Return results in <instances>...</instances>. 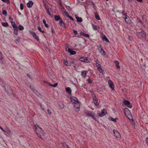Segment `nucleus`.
I'll return each mask as SVG.
<instances>
[{
  "instance_id": "obj_1",
  "label": "nucleus",
  "mask_w": 148,
  "mask_h": 148,
  "mask_svg": "<svg viewBox=\"0 0 148 148\" xmlns=\"http://www.w3.org/2000/svg\"><path fill=\"white\" fill-rule=\"evenodd\" d=\"M71 99L74 106L76 109V111L78 112L79 110L80 102L75 97H73L71 98Z\"/></svg>"
},
{
  "instance_id": "obj_2",
  "label": "nucleus",
  "mask_w": 148,
  "mask_h": 148,
  "mask_svg": "<svg viewBox=\"0 0 148 148\" xmlns=\"http://www.w3.org/2000/svg\"><path fill=\"white\" fill-rule=\"evenodd\" d=\"M35 127V130L37 134L38 137L42 138V137L44 135V132L43 130L38 125L34 126Z\"/></svg>"
},
{
  "instance_id": "obj_3",
  "label": "nucleus",
  "mask_w": 148,
  "mask_h": 148,
  "mask_svg": "<svg viewBox=\"0 0 148 148\" xmlns=\"http://www.w3.org/2000/svg\"><path fill=\"white\" fill-rule=\"evenodd\" d=\"M96 64L97 69L101 73H102L103 74H104L105 73V72L101 68V66L100 64L97 62Z\"/></svg>"
},
{
  "instance_id": "obj_4",
  "label": "nucleus",
  "mask_w": 148,
  "mask_h": 148,
  "mask_svg": "<svg viewBox=\"0 0 148 148\" xmlns=\"http://www.w3.org/2000/svg\"><path fill=\"white\" fill-rule=\"evenodd\" d=\"M86 114L88 116H89L92 117L93 119L96 120V119L95 116V114L90 112L87 111L86 112Z\"/></svg>"
},
{
  "instance_id": "obj_5",
  "label": "nucleus",
  "mask_w": 148,
  "mask_h": 148,
  "mask_svg": "<svg viewBox=\"0 0 148 148\" xmlns=\"http://www.w3.org/2000/svg\"><path fill=\"white\" fill-rule=\"evenodd\" d=\"M137 35L138 37L143 38L145 36L146 33L144 31H142L141 32H137Z\"/></svg>"
},
{
  "instance_id": "obj_6",
  "label": "nucleus",
  "mask_w": 148,
  "mask_h": 148,
  "mask_svg": "<svg viewBox=\"0 0 148 148\" xmlns=\"http://www.w3.org/2000/svg\"><path fill=\"white\" fill-rule=\"evenodd\" d=\"M113 133L114 136L117 138H119L121 137V135L119 132L116 130H113Z\"/></svg>"
},
{
  "instance_id": "obj_7",
  "label": "nucleus",
  "mask_w": 148,
  "mask_h": 148,
  "mask_svg": "<svg viewBox=\"0 0 148 148\" xmlns=\"http://www.w3.org/2000/svg\"><path fill=\"white\" fill-rule=\"evenodd\" d=\"M107 114V112L105 109H103L101 111V112L99 114V116L100 117H101L106 114Z\"/></svg>"
},
{
  "instance_id": "obj_8",
  "label": "nucleus",
  "mask_w": 148,
  "mask_h": 148,
  "mask_svg": "<svg viewBox=\"0 0 148 148\" xmlns=\"http://www.w3.org/2000/svg\"><path fill=\"white\" fill-rule=\"evenodd\" d=\"M79 60L80 61L84 62H89L88 58L86 57H82L79 59Z\"/></svg>"
},
{
  "instance_id": "obj_9",
  "label": "nucleus",
  "mask_w": 148,
  "mask_h": 148,
  "mask_svg": "<svg viewBox=\"0 0 148 148\" xmlns=\"http://www.w3.org/2000/svg\"><path fill=\"white\" fill-rule=\"evenodd\" d=\"M123 103L126 105L128 108H131L132 107V105L130 104V102L127 100H125L123 102Z\"/></svg>"
},
{
  "instance_id": "obj_10",
  "label": "nucleus",
  "mask_w": 148,
  "mask_h": 148,
  "mask_svg": "<svg viewBox=\"0 0 148 148\" xmlns=\"http://www.w3.org/2000/svg\"><path fill=\"white\" fill-rule=\"evenodd\" d=\"M108 83L109 84V86L112 90H113L114 89V87L113 82L110 80H109L108 81Z\"/></svg>"
},
{
  "instance_id": "obj_11",
  "label": "nucleus",
  "mask_w": 148,
  "mask_h": 148,
  "mask_svg": "<svg viewBox=\"0 0 148 148\" xmlns=\"http://www.w3.org/2000/svg\"><path fill=\"white\" fill-rule=\"evenodd\" d=\"M32 36L33 37L36 39L38 41L39 39L38 36L36 35V34L34 32H30Z\"/></svg>"
},
{
  "instance_id": "obj_12",
  "label": "nucleus",
  "mask_w": 148,
  "mask_h": 148,
  "mask_svg": "<svg viewBox=\"0 0 148 148\" xmlns=\"http://www.w3.org/2000/svg\"><path fill=\"white\" fill-rule=\"evenodd\" d=\"M33 4V2L31 1H29L27 3V6L28 8H31Z\"/></svg>"
},
{
  "instance_id": "obj_13",
  "label": "nucleus",
  "mask_w": 148,
  "mask_h": 148,
  "mask_svg": "<svg viewBox=\"0 0 148 148\" xmlns=\"http://www.w3.org/2000/svg\"><path fill=\"white\" fill-rule=\"evenodd\" d=\"M125 21L127 23H130L131 22V21L129 17L127 16L125 18Z\"/></svg>"
},
{
  "instance_id": "obj_14",
  "label": "nucleus",
  "mask_w": 148,
  "mask_h": 148,
  "mask_svg": "<svg viewBox=\"0 0 148 148\" xmlns=\"http://www.w3.org/2000/svg\"><path fill=\"white\" fill-rule=\"evenodd\" d=\"M114 63L116 65V67L119 69H120V67L119 65V62L117 60H115L114 61Z\"/></svg>"
},
{
  "instance_id": "obj_15",
  "label": "nucleus",
  "mask_w": 148,
  "mask_h": 148,
  "mask_svg": "<svg viewBox=\"0 0 148 148\" xmlns=\"http://www.w3.org/2000/svg\"><path fill=\"white\" fill-rule=\"evenodd\" d=\"M68 51L69 53H70L71 55L75 54L76 53V52L75 51H72L70 48L68 49Z\"/></svg>"
},
{
  "instance_id": "obj_16",
  "label": "nucleus",
  "mask_w": 148,
  "mask_h": 148,
  "mask_svg": "<svg viewBox=\"0 0 148 148\" xmlns=\"http://www.w3.org/2000/svg\"><path fill=\"white\" fill-rule=\"evenodd\" d=\"M86 75V72L85 71H83L82 72L81 75L83 77L85 78Z\"/></svg>"
},
{
  "instance_id": "obj_17",
  "label": "nucleus",
  "mask_w": 148,
  "mask_h": 148,
  "mask_svg": "<svg viewBox=\"0 0 148 148\" xmlns=\"http://www.w3.org/2000/svg\"><path fill=\"white\" fill-rule=\"evenodd\" d=\"M54 18L55 20L56 21H60L61 19H62L59 16L55 15L54 16Z\"/></svg>"
},
{
  "instance_id": "obj_18",
  "label": "nucleus",
  "mask_w": 148,
  "mask_h": 148,
  "mask_svg": "<svg viewBox=\"0 0 148 148\" xmlns=\"http://www.w3.org/2000/svg\"><path fill=\"white\" fill-rule=\"evenodd\" d=\"M59 25L62 27H64V23L62 19H61L60 20L59 23Z\"/></svg>"
},
{
  "instance_id": "obj_19",
  "label": "nucleus",
  "mask_w": 148,
  "mask_h": 148,
  "mask_svg": "<svg viewBox=\"0 0 148 148\" xmlns=\"http://www.w3.org/2000/svg\"><path fill=\"white\" fill-rule=\"evenodd\" d=\"M93 101L94 102V104L98 106L99 105V103L97 101V99L95 97L93 99Z\"/></svg>"
},
{
  "instance_id": "obj_20",
  "label": "nucleus",
  "mask_w": 148,
  "mask_h": 148,
  "mask_svg": "<svg viewBox=\"0 0 148 148\" xmlns=\"http://www.w3.org/2000/svg\"><path fill=\"white\" fill-rule=\"evenodd\" d=\"M76 18L77 21L79 22H81L82 21V19L81 18L78 17V16L76 17Z\"/></svg>"
},
{
  "instance_id": "obj_21",
  "label": "nucleus",
  "mask_w": 148,
  "mask_h": 148,
  "mask_svg": "<svg viewBox=\"0 0 148 148\" xmlns=\"http://www.w3.org/2000/svg\"><path fill=\"white\" fill-rule=\"evenodd\" d=\"M102 40L103 41H106L107 42H109V41L106 37L104 36L102 38Z\"/></svg>"
},
{
  "instance_id": "obj_22",
  "label": "nucleus",
  "mask_w": 148,
  "mask_h": 148,
  "mask_svg": "<svg viewBox=\"0 0 148 148\" xmlns=\"http://www.w3.org/2000/svg\"><path fill=\"white\" fill-rule=\"evenodd\" d=\"M66 92L69 93V94H70L71 93V88L69 87H67L66 89Z\"/></svg>"
},
{
  "instance_id": "obj_23",
  "label": "nucleus",
  "mask_w": 148,
  "mask_h": 148,
  "mask_svg": "<svg viewBox=\"0 0 148 148\" xmlns=\"http://www.w3.org/2000/svg\"><path fill=\"white\" fill-rule=\"evenodd\" d=\"M95 18L97 20H100V18L99 17V16L98 15V14L97 13H95Z\"/></svg>"
},
{
  "instance_id": "obj_24",
  "label": "nucleus",
  "mask_w": 148,
  "mask_h": 148,
  "mask_svg": "<svg viewBox=\"0 0 148 148\" xmlns=\"http://www.w3.org/2000/svg\"><path fill=\"white\" fill-rule=\"evenodd\" d=\"M12 25L14 29L15 28L16 29V28H17V26L14 22H12Z\"/></svg>"
},
{
  "instance_id": "obj_25",
  "label": "nucleus",
  "mask_w": 148,
  "mask_h": 148,
  "mask_svg": "<svg viewBox=\"0 0 148 148\" xmlns=\"http://www.w3.org/2000/svg\"><path fill=\"white\" fill-rule=\"evenodd\" d=\"M99 51L102 54H103V55L104 54V53H105V51H104L103 50V49L101 48H100V49H99Z\"/></svg>"
},
{
  "instance_id": "obj_26",
  "label": "nucleus",
  "mask_w": 148,
  "mask_h": 148,
  "mask_svg": "<svg viewBox=\"0 0 148 148\" xmlns=\"http://www.w3.org/2000/svg\"><path fill=\"white\" fill-rule=\"evenodd\" d=\"M81 34L82 35L86 37H89V35L88 34H86L83 32H81Z\"/></svg>"
},
{
  "instance_id": "obj_27",
  "label": "nucleus",
  "mask_w": 148,
  "mask_h": 148,
  "mask_svg": "<svg viewBox=\"0 0 148 148\" xmlns=\"http://www.w3.org/2000/svg\"><path fill=\"white\" fill-rule=\"evenodd\" d=\"M43 23L45 24V26L46 27H49V25L47 23H46V21L45 19H44L43 20Z\"/></svg>"
},
{
  "instance_id": "obj_28",
  "label": "nucleus",
  "mask_w": 148,
  "mask_h": 148,
  "mask_svg": "<svg viewBox=\"0 0 148 148\" xmlns=\"http://www.w3.org/2000/svg\"><path fill=\"white\" fill-rule=\"evenodd\" d=\"M137 22L140 23L141 24L143 25V23L141 20L139 18H137Z\"/></svg>"
},
{
  "instance_id": "obj_29",
  "label": "nucleus",
  "mask_w": 148,
  "mask_h": 148,
  "mask_svg": "<svg viewBox=\"0 0 148 148\" xmlns=\"http://www.w3.org/2000/svg\"><path fill=\"white\" fill-rule=\"evenodd\" d=\"M14 33L16 35H17L18 33V30L17 28H16V29L15 28H14Z\"/></svg>"
},
{
  "instance_id": "obj_30",
  "label": "nucleus",
  "mask_w": 148,
  "mask_h": 148,
  "mask_svg": "<svg viewBox=\"0 0 148 148\" xmlns=\"http://www.w3.org/2000/svg\"><path fill=\"white\" fill-rule=\"evenodd\" d=\"M64 61V64L67 66H69L70 65V63H69L68 62L66 61H65V60Z\"/></svg>"
},
{
  "instance_id": "obj_31",
  "label": "nucleus",
  "mask_w": 148,
  "mask_h": 148,
  "mask_svg": "<svg viewBox=\"0 0 148 148\" xmlns=\"http://www.w3.org/2000/svg\"><path fill=\"white\" fill-rule=\"evenodd\" d=\"M2 25L5 27H6L8 26V24L7 23H1Z\"/></svg>"
},
{
  "instance_id": "obj_32",
  "label": "nucleus",
  "mask_w": 148,
  "mask_h": 148,
  "mask_svg": "<svg viewBox=\"0 0 148 148\" xmlns=\"http://www.w3.org/2000/svg\"><path fill=\"white\" fill-rule=\"evenodd\" d=\"M93 29L95 30H97V27L96 25H94L93 24H92Z\"/></svg>"
},
{
  "instance_id": "obj_33",
  "label": "nucleus",
  "mask_w": 148,
  "mask_h": 148,
  "mask_svg": "<svg viewBox=\"0 0 148 148\" xmlns=\"http://www.w3.org/2000/svg\"><path fill=\"white\" fill-rule=\"evenodd\" d=\"M109 119H110L111 121H113L114 122H116V119H117V118H116L115 119H114L111 117H110L109 118Z\"/></svg>"
},
{
  "instance_id": "obj_34",
  "label": "nucleus",
  "mask_w": 148,
  "mask_h": 148,
  "mask_svg": "<svg viewBox=\"0 0 148 148\" xmlns=\"http://www.w3.org/2000/svg\"><path fill=\"white\" fill-rule=\"evenodd\" d=\"M18 29L20 30H23L24 28L22 26L20 25L18 26Z\"/></svg>"
},
{
  "instance_id": "obj_35",
  "label": "nucleus",
  "mask_w": 148,
  "mask_h": 148,
  "mask_svg": "<svg viewBox=\"0 0 148 148\" xmlns=\"http://www.w3.org/2000/svg\"><path fill=\"white\" fill-rule=\"evenodd\" d=\"M7 12L5 10H3L2 11V14L5 16H6L7 15Z\"/></svg>"
},
{
  "instance_id": "obj_36",
  "label": "nucleus",
  "mask_w": 148,
  "mask_h": 148,
  "mask_svg": "<svg viewBox=\"0 0 148 148\" xmlns=\"http://www.w3.org/2000/svg\"><path fill=\"white\" fill-rule=\"evenodd\" d=\"M38 29L39 31H40V32H42V33H44L45 32V31H42L40 27H38Z\"/></svg>"
},
{
  "instance_id": "obj_37",
  "label": "nucleus",
  "mask_w": 148,
  "mask_h": 148,
  "mask_svg": "<svg viewBox=\"0 0 148 148\" xmlns=\"http://www.w3.org/2000/svg\"><path fill=\"white\" fill-rule=\"evenodd\" d=\"M20 8L21 10H23V5L22 3L20 4Z\"/></svg>"
},
{
  "instance_id": "obj_38",
  "label": "nucleus",
  "mask_w": 148,
  "mask_h": 148,
  "mask_svg": "<svg viewBox=\"0 0 148 148\" xmlns=\"http://www.w3.org/2000/svg\"><path fill=\"white\" fill-rule=\"evenodd\" d=\"M5 131H6V132H5V133H8L9 134H10L11 132L10 130L9 129H8V130H5Z\"/></svg>"
},
{
  "instance_id": "obj_39",
  "label": "nucleus",
  "mask_w": 148,
  "mask_h": 148,
  "mask_svg": "<svg viewBox=\"0 0 148 148\" xmlns=\"http://www.w3.org/2000/svg\"><path fill=\"white\" fill-rule=\"evenodd\" d=\"M122 13L123 15L124 16H125V17H126L127 16V14L124 11H123L122 12Z\"/></svg>"
},
{
  "instance_id": "obj_40",
  "label": "nucleus",
  "mask_w": 148,
  "mask_h": 148,
  "mask_svg": "<svg viewBox=\"0 0 148 148\" xmlns=\"http://www.w3.org/2000/svg\"><path fill=\"white\" fill-rule=\"evenodd\" d=\"M47 12L48 13V14L49 15L51 16V14L50 11H49V9H47Z\"/></svg>"
},
{
  "instance_id": "obj_41",
  "label": "nucleus",
  "mask_w": 148,
  "mask_h": 148,
  "mask_svg": "<svg viewBox=\"0 0 148 148\" xmlns=\"http://www.w3.org/2000/svg\"><path fill=\"white\" fill-rule=\"evenodd\" d=\"M33 90V92L34 93H35L36 94H37V93H38V92H37V90H34V89L33 88L32 89Z\"/></svg>"
},
{
  "instance_id": "obj_42",
  "label": "nucleus",
  "mask_w": 148,
  "mask_h": 148,
  "mask_svg": "<svg viewBox=\"0 0 148 148\" xmlns=\"http://www.w3.org/2000/svg\"><path fill=\"white\" fill-rule=\"evenodd\" d=\"M87 80L89 84H91L92 82L91 79H88Z\"/></svg>"
},
{
  "instance_id": "obj_43",
  "label": "nucleus",
  "mask_w": 148,
  "mask_h": 148,
  "mask_svg": "<svg viewBox=\"0 0 148 148\" xmlns=\"http://www.w3.org/2000/svg\"><path fill=\"white\" fill-rule=\"evenodd\" d=\"M3 58H1V57H0V63L1 64L3 63V62L2 60Z\"/></svg>"
},
{
  "instance_id": "obj_44",
  "label": "nucleus",
  "mask_w": 148,
  "mask_h": 148,
  "mask_svg": "<svg viewBox=\"0 0 148 148\" xmlns=\"http://www.w3.org/2000/svg\"><path fill=\"white\" fill-rule=\"evenodd\" d=\"M125 111H127L128 113H129L130 112V111L129 110V109L127 108H125Z\"/></svg>"
},
{
  "instance_id": "obj_45",
  "label": "nucleus",
  "mask_w": 148,
  "mask_h": 148,
  "mask_svg": "<svg viewBox=\"0 0 148 148\" xmlns=\"http://www.w3.org/2000/svg\"><path fill=\"white\" fill-rule=\"evenodd\" d=\"M0 129L1 130L3 131V132H6V131L4 129H3V128L1 126H0Z\"/></svg>"
},
{
  "instance_id": "obj_46",
  "label": "nucleus",
  "mask_w": 148,
  "mask_h": 148,
  "mask_svg": "<svg viewBox=\"0 0 148 148\" xmlns=\"http://www.w3.org/2000/svg\"><path fill=\"white\" fill-rule=\"evenodd\" d=\"M58 85V83H55L53 85V87H56Z\"/></svg>"
},
{
  "instance_id": "obj_47",
  "label": "nucleus",
  "mask_w": 148,
  "mask_h": 148,
  "mask_svg": "<svg viewBox=\"0 0 148 148\" xmlns=\"http://www.w3.org/2000/svg\"><path fill=\"white\" fill-rule=\"evenodd\" d=\"M3 2H6L8 3H10V1L9 0H5L3 1Z\"/></svg>"
},
{
  "instance_id": "obj_48",
  "label": "nucleus",
  "mask_w": 148,
  "mask_h": 148,
  "mask_svg": "<svg viewBox=\"0 0 148 148\" xmlns=\"http://www.w3.org/2000/svg\"><path fill=\"white\" fill-rule=\"evenodd\" d=\"M146 144L147 145H148V138H146Z\"/></svg>"
},
{
  "instance_id": "obj_49",
  "label": "nucleus",
  "mask_w": 148,
  "mask_h": 148,
  "mask_svg": "<svg viewBox=\"0 0 148 148\" xmlns=\"http://www.w3.org/2000/svg\"><path fill=\"white\" fill-rule=\"evenodd\" d=\"M73 33L75 35L77 34V32L76 30H74L73 31Z\"/></svg>"
},
{
  "instance_id": "obj_50",
  "label": "nucleus",
  "mask_w": 148,
  "mask_h": 148,
  "mask_svg": "<svg viewBox=\"0 0 148 148\" xmlns=\"http://www.w3.org/2000/svg\"><path fill=\"white\" fill-rule=\"evenodd\" d=\"M47 112H48V113L49 114H50L51 113V111H50V110H47Z\"/></svg>"
},
{
  "instance_id": "obj_51",
  "label": "nucleus",
  "mask_w": 148,
  "mask_h": 148,
  "mask_svg": "<svg viewBox=\"0 0 148 148\" xmlns=\"http://www.w3.org/2000/svg\"><path fill=\"white\" fill-rule=\"evenodd\" d=\"M69 18L72 21H73L74 20V19H73V18L71 17V16H69Z\"/></svg>"
},
{
  "instance_id": "obj_52",
  "label": "nucleus",
  "mask_w": 148,
  "mask_h": 148,
  "mask_svg": "<svg viewBox=\"0 0 148 148\" xmlns=\"http://www.w3.org/2000/svg\"><path fill=\"white\" fill-rule=\"evenodd\" d=\"M65 13L66 14V15L68 17H69V16H70L68 14V12H66Z\"/></svg>"
},
{
  "instance_id": "obj_53",
  "label": "nucleus",
  "mask_w": 148,
  "mask_h": 148,
  "mask_svg": "<svg viewBox=\"0 0 148 148\" xmlns=\"http://www.w3.org/2000/svg\"><path fill=\"white\" fill-rule=\"evenodd\" d=\"M16 41L18 42H19L20 41V39L19 38H18L16 39Z\"/></svg>"
},
{
  "instance_id": "obj_54",
  "label": "nucleus",
  "mask_w": 148,
  "mask_h": 148,
  "mask_svg": "<svg viewBox=\"0 0 148 148\" xmlns=\"http://www.w3.org/2000/svg\"><path fill=\"white\" fill-rule=\"evenodd\" d=\"M65 147H66V148H69V147H68V145H67V144H65Z\"/></svg>"
},
{
  "instance_id": "obj_55",
  "label": "nucleus",
  "mask_w": 148,
  "mask_h": 148,
  "mask_svg": "<svg viewBox=\"0 0 148 148\" xmlns=\"http://www.w3.org/2000/svg\"><path fill=\"white\" fill-rule=\"evenodd\" d=\"M137 0L140 2H142V1H143L142 0Z\"/></svg>"
},
{
  "instance_id": "obj_56",
  "label": "nucleus",
  "mask_w": 148,
  "mask_h": 148,
  "mask_svg": "<svg viewBox=\"0 0 148 148\" xmlns=\"http://www.w3.org/2000/svg\"><path fill=\"white\" fill-rule=\"evenodd\" d=\"M48 84H49V85L50 86H53V85L51 84L50 83H48Z\"/></svg>"
},
{
  "instance_id": "obj_57",
  "label": "nucleus",
  "mask_w": 148,
  "mask_h": 148,
  "mask_svg": "<svg viewBox=\"0 0 148 148\" xmlns=\"http://www.w3.org/2000/svg\"><path fill=\"white\" fill-rule=\"evenodd\" d=\"M27 75L28 76V77H30V75H29V74H27Z\"/></svg>"
},
{
  "instance_id": "obj_58",
  "label": "nucleus",
  "mask_w": 148,
  "mask_h": 148,
  "mask_svg": "<svg viewBox=\"0 0 148 148\" xmlns=\"http://www.w3.org/2000/svg\"><path fill=\"white\" fill-rule=\"evenodd\" d=\"M42 109L43 110H45V109H44V108H42Z\"/></svg>"
},
{
  "instance_id": "obj_59",
  "label": "nucleus",
  "mask_w": 148,
  "mask_h": 148,
  "mask_svg": "<svg viewBox=\"0 0 148 148\" xmlns=\"http://www.w3.org/2000/svg\"><path fill=\"white\" fill-rule=\"evenodd\" d=\"M106 1H108V0H106Z\"/></svg>"
}]
</instances>
